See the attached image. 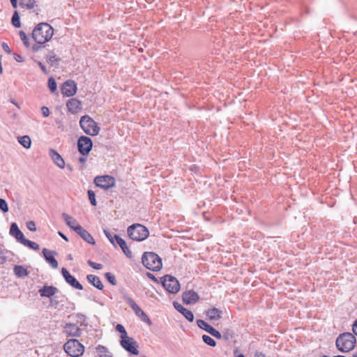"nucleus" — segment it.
<instances>
[{
    "label": "nucleus",
    "mask_w": 357,
    "mask_h": 357,
    "mask_svg": "<svg viewBox=\"0 0 357 357\" xmlns=\"http://www.w3.org/2000/svg\"><path fill=\"white\" fill-rule=\"evenodd\" d=\"M54 34L53 28L47 23H40L33 31L32 37L38 44L49 41Z\"/></svg>",
    "instance_id": "nucleus-1"
},
{
    "label": "nucleus",
    "mask_w": 357,
    "mask_h": 357,
    "mask_svg": "<svg viewBox=\"0 0 357 357\" xmlns=\"http://www.w3.org/2000/svg\"><path fill=\"white\" fill-rule=\"evenodd\" d=\"M356 343V337L351 333H344L340 334L335 341L337 349L343 353L351 351L354 348Z\"/></svg>",
    "instance_id": "nucleus-2"
},
{
    "label": "nucleus",
    "mask_w": 357,
    "mask_h": 357,
    "mask_svg": "<svg viewBox=\"0 0 357 357\" xmlns=\"http://www.w3.org/2000/svg\"><path fill=\"white\" fill-rule=\"evenodd\" d=\"M143 265L153 271H160L162 268V259L155 253L152 252H144L142 257Z\"/></svg>",
    "instance_id": "nucleus-3"
},
{
    "label": "nucleus",
    "mask_w": 357,
    "mask_h": 357,
    "mask_svg": "<svg viewBox=\"0 0 357 357\" xmlns=\"http://www.w3.org/2000/svg\"><path fill=\"white\" fill-rule=\"evenodd\" d=\"M128 234L132 240L142 241L149 236V231L144 225L140 224H134L128 227Z\"/></svg>",
    "instance_id": "nucleus-4"
},
{
    "label": "nucleus",
    "mask_w": 357,
    "mask_h": 357,
    "mask_svg": "<svg viewBox=\"0 0 357 357\" xmlns=\"http://www.w3.org/2000/svg\"><path fill=\"white\" fill-rule=\"evenodd\" d=\"M66 353L72 357H79L84 351V347L76 339L68 340L63 345Z\"/></svg>",
    "instance_id": "nucleus-5"
},
{
    "label": "nucleus",
    "mask_w": 357,
    "mask_h": 357,
    "mask_svg": "<svg viewBox=\"0 0 357 357\" xmlns=\"http://www.w3.org/2000/svg\"><path fill=\"white\" fill-rule=\"evenodd\" d=\"M79 125L84 132L89 135L96 136L99 133L100 128L96 121L87 115L81 117Z\"/></svg>",
    "instance_id": "nucleus-6"
},
{
    "label": "nucleus",
    "mask_w": 357,
    "mask_h": 357,
    "mask_svg": "<svg viewBox=\"0 0 357 357\" xmlns=\"http://www.w3.org/2000/svg\"><path fill=\"white\" fill-rule=\"evenodd\" d=\"M162 287L169 293L176 294L180 289V284L175 277L166 275L161 278Z\"/></svg>",
    "instance_id": "nucleus-7"
},
{
    "label": "nucleus",
    "mask_w": 357,
    "mask_h": 357,
    "mask_svg": "<svg viewBox=\"0 0 357 357\" xmlns=\"http://www.w3.org/2000/svg\"><path fill=\"white\" fill-rule=\"evenodd\" d=\"M115 178L109 175L98 176L94 178V183L97 187L108 190L115 185Z\"/></svg>",
    "instance_id": "nucleus-8"
},
{
    "label": "nucleus",
    "mask_w": 357,
    "mask_h": 357,
    "mask_svg": "<svg viewBox=\"0 0 357 357\" xmlns=\"http://www.w3.org/2000/svg\"><path fill=\"white\" fill-rule=\"evenodd\" d=\"M93 143L89 137L81 136L77 141V148L79 152L85 155H87L92 149Z\"/></svg>",
    "instance_id": "nucleus-9"
},
{
    "label": "nucleus",
    "mask_w": 357,
    "mask_h": 357,
    "mask_svg": "<svg viewBox=\"0 0 357 357\" xmlns=\"http://www.w3.org/2000/svg\"><path fill=\"white\" fill-rule=\"evenodd\" d=\"M120 344L126 351L129 352L130 354L133 355L139 354V351L137 350V343L132 337L130 339H127L126 340H121Z\"/></svg>",
    "instance_id": "nucleus-10"
},
{
    "label": "nucleus",
    "mask_w": 357,
    "mask_h": 357,
    "mask_svg": "<svg viewBox=\"0 0 357 357\" xmlns=\"http://www.w3.org/2000/svg\"><path fill=\"white\" fill-rule=\"evenodd\" d=\"M61 273L66 282L72 287L79 290H82L83 289L82 285L68 272L66 268H63L61 269Z\"/></svg>",
    "instance_id": "nucleus-11"
},
{
    "label": "nucleus",
    "mask_w": 357,
    "mask_h": 357,
    "mask_svg": "<svg viewBox=\"0 0 357 357\" xmlns=\"http://www.w3.org/2000/svg\"><path fill=\"white\" fill-rule=\"evenodd\" d=\"M197 325L199 328L204 330L210 335H211L213 337L217 339H221V333L215 329L213 327H212L211 325L208 324L205 321L198 319L197 320Z\"/></svg>",
    "instance_id": "nucleus-12"
},
{
    "label": "nucleus",
    "mask_w": 357,
    "mask_h": 357,
    "mask_svg": "<svg viewBox=\"0 0 357 357\" xmlns=\"http://www.w3.org/2000/svg\"><path fill=\"white\" fill-rule=\"evenodd\" d=\"M77 86L74 81L68 80L65 82L61 87V93L64 96L70 97L75 94Z\"/></svg>",
    "instance_id": "nucleus-13"
},
{
    "label": "nucleus",
    "mask_w": 357,
    "mask_h": 357,
    "mask_svg": "<svg viewBox=\"0 0 357 357\" xmlns=\"http://www.w3.org/2000/svg\"><path fill=\"white\" fill-rule=\"evenodd\" d=\"M43 256L46 260V261L50 265V266L53 268H57L59 264L56 259L54 257V255H56V252L52 250H49L46 248L43 250Z\"/></svg>",
    "instance_id": "nucleus-14"
},
{
    "label": "nucleus",
    "mask_w": 357,
    "mask_h": 357,
    "mask_svg": "<svg viewBox=\"0 0 357 357\" xmlns=\"http://www.w3.org/2000/svg\"><path fill=\"white\" fill-rule=\"evenodd\" d=\"M183 301L185 303L193 304L195 303L199 298V295L193 290L185 291L183 293Z\"/></svg>",
    "instance_id": "nucleus-15"
},
{
    "label": "nucleus",
    "mask_w": 357,
    "mask_h": 357,
    "mask_svg": "<svg viewBox=\"0 0 357 357\" xmlns=\"http://www.w3.org/2000/svg\"><path fill=\"white\" fill-rule=\"evenodd\" d=\"M63 331L68 336L79 337L81 335L80 328L75 324H66Z\"/></svg>",
    "instance_id": "nucleus-16"
},
{
    "label": "nucleus",
    "mask_w": 357,
    "mask_h": 357,
    "mask_svg": "<svg viewBox=\"0 0 357 357\" xmlns=\"http://www.w3.org/2000/svg\"><path fill=\"white\" fill-rule=\"evenodd\" d=\"M49 155L54 162V163L59 168L63 169L65 167V162L61 155L54 149H50Z\"/></svg>",
    "instance_id": "nucleus-17"
},
{
    "label": "nucleus",
    "mask_w": 357,
    "mask_h": 357,
    "mask_svg": "<svg viewBox=\"0 0 357 357\" xmlns=\"http://www.w3.org/2000/svg\"><path fill=\"white\" fill-rule=\"evenodd\" d=\"M114 238H115L116 246L118 245L121 248L123 253L129 258L132 257V252L130 250L126 241L121 238L119 235L114 234Z\"/></svg>",
    "instance_id": "nucleus-18"
},
{
    "label": "nucleus",
    "mask_w": 357,
    "mask_h": 357,
    "mask_svg": "<svg viewBox=\"0 0 357 357\" xmlns=\"http://www.w3.org/2000/svg\"><path fill=\"white\" fill-rule=\"evenodd\" d=\"M174 307L177 311L181 313L187 320H188L190 322L193 321L194 315L190 310H187L183 305H181L177 302L174 303Z\"/></svg>",
    "instance_id": "nucleus-19"
},
{
    "label": "nucleus",
    "mask_w": 357,
    "mask_h": 357,
    "mask_svg": "<svg viewBox=\"0 0 357 357\" xmlns=\"http://www.w3.org/2000/svg\"><path fill=\"white\" fill-rule=\"evenodd\" d=\"M76 233L88 243L91 245L95 244L96 242L93 237L82 227H77Z\"/></svg>",
    "instance_id": "nucleus-20"
},
{
    "label": "nucleus",
    "mask_w": 357,
    "mask_h": 357,
    "mask_svg": "<svg viewBox=\"0 0 357 357\" xmlns=\"http://www.w3.org/2000/svg\"><path fill=\"white\" fill-rule=\"evenodd\" d=\"M38 292L42 297L51 298L58 292V289L53 286L45 285L39 289Z\"/></svg>",
    "instance_id": "nucleus-21"
},
{
    "label": "nucleus",
    "mask_w": 357,
    "mask_h": 357,
    "mask_svg": "<svg viewBox=\"0 0 357 357\" xmlns=\"http://www.w3.org/2000/svg\"><path fill=\"white\" fill-rule=\"evenodd\" d=\"M10 234L20 243H22L24 241V239H25L23 233L20 230L15 222L11 224Z\"/></svg>",
    "instance_id": "nucleus-22"
},
{
    "label": "nucleus",
    "mask_w": 357,
    "mask_h": 357,
    "mask_svg": "<svg viewBox=\"0 0 357 357\" xmlns=\"http://www.w3.org/2000/svg\"><path fill=\"white\" fill-rule=\"evenodd\" d=\"M62 218H63L66 224L70 227L73 231L76 232L77 227H81L82 226L79 225L77 220L70 216L68 214L63 213H62Z\"/></svg>",
    "instance_id": "nucleus-23"
},
{
    "label": "nucleus",
    "mask_w": 357,
    "mask_h": 357,
    "mask_svg": "<svg viewBox=\"0 0 357 357\" xmlns=\"http://www.w3.org/2000/svg\"><path fill=\"white\" fill-rule=\"evenodd\" d=\"M132 310L134 311L135 314L142 319V321L149 324V325L151 324V321L149 317L145 314V312L140 308V307L137 304L135 306H134V307Z\"/></svg>",
    "instance_id": "nucleus-24"
},
{
    "label": "nucleus",
    "mask_w": 357,
    "mask_h": 357,
    "mask_svg": "<svg viewBox=\"0 0 357 357\" xmlns=\"http://www.w3.org/2000/svg\"><path fill=\"white\" fill-rule=\"evenodd\" d=\"M81 102L76 98L69 100L66 104L68 109L72 113H75L80 108Z\"/></svg>",
    "instance_id": "nucleus-25"
},
{
    "label": "nucleus",
    "mask_w": 357,
    "mask_h": 357,
    "mask_svg": "<svg viewBox=\"0 0 357 357\" xmlns=\"http://www.w3.org/2000/svg\"><path fill=\"white\" fill-rule=\"evenodd\" d=\"M87 280L93 286L96 287L98 289L102 290L104 287L100 279L94 275H88L86 276Z\"/></svg>",
    "instance_id": "nucleus-26"
},
{
    "label": "nucleus",
    "mask_w": 357,
    "mask_h": 357,
    "mask_svg": "<svg viewBox=\"0 0 357 357\" xmlns=\"http://www.w3.org/2000/svg\"><path fill=\"white\" fill-rule=\"evenodd\" d=\"M206 316L211 320H218L221 318L222 311L215 307H213L206 311Z\"/></svg>",
    "instance_id": "nucleus-27"
},
{
    "label": "nucleus",
    "mask_w": 357,
    "mask_h": 357,
    "mask_svg": "<svg viewBox=\"0 0 357 357\" xmlns=\"http://www.w3.org/2000/svg\"><path fill=\"white\" fill-rule=\"evenodd\" d=\"M14 273L17 276L20 278L26 277L29 274L27 269L24 266L19 265L15 266Z\"/></svg>",
    "instance_id": "nucleus-28"
},
{
    "label": "nucleus",
    "mask_w": 357,
    "mask_h": 357,
    "mask_svg": "<svg viewBox=\"0 0 357 357\" xmlns=\"http://www.w3.org/2000/svg\"><path fill=\"white\" fill-rule=\"evenodd\" d=\"M96 351L100 357H112V354L105 346L98 345L96 347Z\"/></svg>",
    "instance_id": "nucleus-29"
},
{
    "label": "nucleus",
    "mask_w": 357,
    "mask_h": 357,
    "mask_svg": "<svg viewBox=\"0 0 357 357\" xmlns=\"http://www.w3.org/2000/svg\"><path fill=\"white\" fill-rule=\"evenodd\" d=\"M19 143L26 149L31 147V141L28 135H24L19 138Z\"/></svg>",
    "instance_id": "nucleus-30"
},
{
    "label": "nucleus",
    "mask_w": 357,
    "mask_h": 357,
    "mask_svg": "<svg viewBox=\"0 0 357 357\" xmlns=\"http://www.w3.org/2000/svg\"><path fill=\"white\" fill-rule=\"evenodd\" d=\"M35 0H20V5L23 8L31 9L34 7Z\"/></svg>",
    "instance_id": "nucleus-31"
},
{
    "label": "nucleus",
    "mask_w": 357,
    "mask_h": 357,
    "mask_svg": "<svg viewBox=\"0 0 357 357\" xmlns=\"http://www.w3.org/2000/svg\"><path fill=\"white\" fill-rule=\"evenodd\" d=\"M22 244L34 250H38L40 248L39 245L36 243L31 241L26 238L24 239V241L22 243Z\"/></svg>",
    "instance_id": "nucleus-32"
},
{
    "label": "nucleus",
    "mask_w": 357,
    "mask_h": 357,
    "mask_svg": "<svg viewBox=\"0 0 357 357\" xmlns=\"http://www.w3.org/2000/svg\"><path fill=\"white\" fill-rule=\"evenodd\" d=\"M46 59L47 63H50L51 66H54V64L57 63V62L59 61V59L53 52L49 54L47 56Z\"/></svg>",
    "instance_id": "nucleus-33"
},
{
    "label": "nucleus",
    "mask_w": 357,
    "mask_h": 357,
    "mask_svg": "<svg viewBox=\"0 0 357 357\" xmlns=\"http://www.w3.org/2000/svg\"><path fill=\"white\" fill-rule=\"evenodd\" d=\"M12 24L15 27L19 28L21 26L20 17L17 10H15L12 17Z\"/></svg>",
    "instance_id": "nucleus-34"
},
{
    "label": "nucleus",
    "mask_w": 357,
    "mask_h": 357,
    "mask_svg": "<svg viewBox=\"0 0 357 357\" xmlns=\"http://www.w3.org/2000/svg\"><path fill=\"white\" fill-rule=\"evenodd\" d=\"M20 39L22 40V41L23 42L24 46L26 48L30 47L29 38L27 37L25 32H24L23 31H20Z\"/></svg>",
    "instance_id": "nucleus-35"
},
{
    "label": "nucleus",
    "mask_w": 357,
    "mask_h": 357,
    "mask_svg": "<svg viewBox=\"0 0 357 357\" xmlns=\"http://www.w3.org/2000/svg\"><path fill=\"white\" fill-rule=\"evenodd\" d=\"M202 340L204 343H206V344H208L211 347H215V345H216V342L213 338H211L210 336H208L207 335H203Z\"/></svg>",
    "instance_id": "nucleus-36"
},
{
    "label": "nucleus",
    "mask_w": 357,
    "mask_h": 357,
    "mask_svg": "<svg viewBox=\"0 0 357 357\" xmlns=\"http://www.w3.org/2000/svg\"><path fill=\"white\" fill-rule=\"evenodd\" d=\"M48 87L50 90V91L52 93H54L56 91V88H57V85H56V81L54 80V79L53 77H50L48 79Z\"/></svg>",
    "instance_id": "nucleus-37"
},
{
    "label": "nucleus",
    "mask_w": 357,
    "mask_h": 357,
    "mask_svg": "<svg viewBox=\"0 0 357 357\" xmlns=\"http://www.w3.org/2000/svg\"><path fill=\"white\" fill-rule=\"evenodd\" d=\"M123 299L124 300L125 302H126L129 305V306L132 309L134 307V306H135L137 305V303L135 302V301L131 297H130L129 296H128L126 294H124L123 295Z\"/></svg>",
    "instance_id": "nucleus-38"
},
{
    "label": "nucleus",
    "mask_w": 357,
    "mask_h": 357,
    "mask_svg": "<svg viewBox=\"0 0 357 357\" xmlns=\"http://www.w3.org/2000/svg\"><path fill=\"white\" fill-rule=\"evenodd\" d=\"M87 193H88L89 199L90 201L91 204L94 206H96L97 202L96 200L95 192L93 190H88Z\"/></svg>",
    "instance_id": "nucleus-39"
},
{
    "label": "nucleus",
    "mask_w": 357,
    "mask_h": 357,
    "mask_svg": "<svg viewBox=\"0 0 357 357\" xmlns=\"http://www.w3.org/2000/svg\"><path fill=\"white\" fill-rule=\"evenodd\" d=\"M105 277L111 284L115 285L116 284V278L111 273H106Z\"/></svg>",
    "instance_id": "nucleus-40"
},
{
    "label": "nucleus",
    "mask_w": 357,
    "mask_h": 357,
    "mask_svg": "<svg viewBox=\"0 0 357 357\" xmlns=\"http://www.w3.org/2000/svg\"><path fill=\"white\" fill-rule=\"evenodd\" d=\"M104 234L109 241V242L114 246H116L115 238H114V235H112L109 231L104 229Z\"/></svg>",
    "instance_id": "nucleus-41"
},
{
    "label": "nucleus",
    "mask_w": 357,
    "mask_h": 357,
    "mask_svg": "<svg viewBox=\"0 0 357 357\" xmlns=\"http://www.w3.org/2000/svg\"><path fill=\"white\" fill-rule=\"evenodd\" d=\"M0 209L4 212L6 213L8 211V206L5 199H0Z\"/></svg>",
    "instance_id": "nucleus-42"
},
{
    "label": "nucleus",
    "mask_w": 357,
    "mask_h": 357,
    "mask_svg": "<svg viewBox=\"0 0 357 357\" xmlns=\"http://www.w3.org/2000/svg\"><path fill=\"white\" fill-rule=\"evenodd\" d=\"M88 264L93 268L96 270H100L102 268V265L101 264L95 263L91 261H88Z\"/></svg>",
    "instance_id": "nucleus-43"
},
{
    "label": "nucleus",
    "mask_w": 357,
    "mask_h": 357,
    "mask_svg": "<svg viewBox=\"0 0 357 357\" xmlns=\"http://www.w3.org/2000/svg\"><path fill=\"white\" fill-rule=\"evenodd\" d=\"M41 112H42L43 116H45V117H47L50 115V110H49L48 107H47L45 106H43L41 107Z\"/></svg>",
    "instance_id": "nucleus-44"
},
{
    "label": "nucleus",
    "mask_w": 357,
    "mask_h": 357,
    "mask_svg": "<svg viewBox=\"0 0 357 357\" xmlns=\"http://www.w3.org/2000/svg\"><path fill=\"white\" fill-rule=\"evenodd\" d=\"M29 49H31L33 52H38L40 48H41V46L40 45V44H33L32 46L30 45V47H29Z\"/></svg>",
    "instance_id": "nucleus-45"
},
{
    "label": "nucleus",
    "mask_w": 357,
    "mask_h": 357,
    "mask_svg": "<svg viewBox=\"0 0 357 357\" xmlns=\"http://www.w3.org/2000/svg\"><path fill=\"white\" fill-rule=\"evenodd\" d=\"M27 227L31 231H36V225L33 222L31 221L27 223Z\"/></svg>",
    "instance_id": "nucleus-46"
},
{
    "label": "nucleus",
    "mask_w": 357,
    "mask_h": 357,
    "mask_svg": "<svg viewBox=\"0 0 357 357\" xmlns=\"http://www.w3.org/2000/svg\"><path fill=\"white\" fill-rule=\"evenodd\" d=\"M37 64L39 66V67L40 68L41 70L45 73V74H47V68L46 67L40 62V61H36Z\"/></svg>",
    "instance_id": "nucleus-47"
},
{
    "label": "nucleus",
    "mask_w": 357,
    "mask_h": 357,
    "mask_svg": "<svg viewBox=\"0 0 357 357\" xmlns=\"http://www.w3.org/2000/svg\"><path fill=\"white\" fill-rule=\"evenodd\" d=\"M116 330L119 333H123V331H126V329H125V328L123 327V325H121V324H118L116 326Z\"/></svg>",
    "instance_id": "nucleus-48"
},
{
    "label": "nucleus",
    "mask_w": 357,
    "mask_h": 357,
    "mask_svg": "<svg viewBox=\"0 0 357 357\" xmlns=\"http://www.w3.org/2000/svg\"><path fill=\"white\" fill-rule=\"evenodd\" d=\"M1 45H2V48H3V50L6 52H7V53H8V54H10V53L11 52L10 48L9 47V46L8 45V44H6V43H3Z\"/></svg>",
    "instance_id": "nucleus-49"
},
{
    "label": "nucleus",
    "mask_w": 357,
    "mask_h": 357,
    "mask_svg": "<svg viewBox=\"0 0 357 357\" xmlns=\"http://www.w3.org/2000/svg\"><path fill=\"white\" fill-rule=\"evenodd\" d=\"M130 337L128 336L126 331H123V333H121V340H124L127 339H130Z\"/></svg>",
    "instance_id": "nucleus-50"
},
{
    "label": "nucleus",
    "mask_w": 357,
    "mask_h": 357,
    "mask_svg": "<svg viewBox=\"0 0 357 357\" xmlns=\"http://www.w3.org/2000/svg\"><path fill=\"white\" fill-rule=\"evenodd\" d=\"M352 331L356 335H357V319L354 321L352 327Z\"/></svg>",
    "instance_id": "nucleus-51"
},
{
    "label": "nucleus",
    "mask_w": 357,
    "mask_h": 357,
    "mask_svg": "<svg viewBox=\"0 0 357 357\" xmlns=\"http://www.w3.org/2000/svg\"><path fill=\"white\" fill-rule=\"evenodd\" d=\"M11 5L13 8H17V0H10Z\"/></svg>",
    "instance_id": "nucleus-52"
},
{
    "label": "nucleus",
    "mask_w": 357,
    "mask_h": 357,
    "mask_svg": "<svg viewBox=\"0 0 357 357\" xmlns=\"http://www.w3.org/2000/svg\"><path fill=\"white\" fill-rule=\"evenodd\" d=\"M58 234H59V235L62 238H63L66 241H68V238L66 237V235H64L62 232L59 231V232H58Z\"/></svg>",
    "instance_id": "nucleus-53"
},
{
    "label": "nucleus",
    "mask_w": 357,
    "mask_h": 357,
    "mask_svg": "<svg viewBox=\"0 0 357 357\" xmlns=\"http://www.w3.org/2000/svg\"><path fill=\"white\" fill-rule=\"evenodd\" d=\"M147 276H148L149 278H151V280H154V281H155V280H156V279H155V276H154L153 274L150 273H147Z\"/></svg>",
    "instance_id": "nucleus-54"
},
{
    "label": "nucleus",
    "mask_w": 357,
    "mask_h": 357,
    "mask_svg": "<svg viewBox=\"0 0 357 357\" xmlns=\"http://www.w3.org/2000/svg\"><path fill=\"white\" fill-rule=\"evenodd\" d=\"M255 357H265V355L261 352H256Z\"/></svg>",
    "instance_id": "nucleus-55"
},
{
    "label": "nucleus",
    "mask_w": 357,
    "mask_h": 357,
    "mask_svg": "<svg viewBox=\"0 0 357 357\" xmlns=\"http://www.w3.org/2000/svg\"><path fill=\"white\" fill-rule=\"evenodd\" d=\"M15 59L18 62H22L23 61L22 56L20 55H18L17 57H15Z\"/></svg>",
    "instance_id": "nucleus-56"
},
{
    "label": "nucleus",
    "mask_w": 357,
    "mask_h": 357,
    "mask_svg": "<svg viewBox=\"0 0 357 357\" xmlns=\"http://www.w3.org/2000/svg\"><path fill=\"white\" fill-rule=\"evenodd\" d=\"M86 158L81 157V158H79V161L80 162L84 163V162H86Z\"/></svg>",
    "instance_id": "nucleus-57"
},
{
    "label": "nucleus",
    "mask_w": 357,
    "mask_h": 357,
    "mask_svg": "<svg viewBox=\"0 0 357 357\" xmlns=\"http://www.w3.org/2000/svg\"><path fill=\"white\" fill-rule=\"evenodd\" d=\"M11 102H12L13 105H15V106L18 107L17 103L15 100H11Z\"/></svg>",
    "instance_id": "nucleus-58"
},
{
    "label": "nucleus",
    "mask_w": 357,
    "mask_h": 357,
    "mask_svg": "<svg viewBox=\"0 0 357 357\" xmlns=\"http://www.w3.org/2000/svg\"><path fill=\"white\" fill-rule=\"evenodd\" d=\"M67 167L68 168V169L70 171H72L73 168H72V167L70 165H68Z\"/></svg>",
    "instance_id": "nucleus-59"
},
{
    "label": "nucleus",
    "mask_w": 357,
    "mask_h": 357,
    "mask_svg": "<svg viewBox=\"0 0 357 357\" xmlns=\"http://www.w3.org/2000/svg\"><path fill=\"white\" fill-rule=\"evenodd\" d=\"M353 357H357V352L354 353Z\"/></svg>",
    "instance_id": "nucleus-60"
},
{
    "label": "nucleus",
    "mask_w": 357,
    "mask_h": 357,
    "mask_svg": "<svg viewBox=\"0 0 357 357\" xmlns=\"http://www.w3.org/2000/svg\"><path fill=\"white\" fill-rule=\"evenodd\" d=\"M333 357H346V356H344L337 355V356H333Z\"/></svg>",
    "instance_id": "nucleus-61"
},
{
    "label": "nucleus",
    "mask_w": 357,
    "mask_h": 357,
    "mask_svg": "<svg viewBox=\"0 0 357 357\" xmlns=\"http://www.w3.org/2000/svg\"><path fill=\"white\" fill-rule=\"evenodd\" d=\"M238 357H245L243 354H240L238 356Z\"/></svg>",
    "instance_id": "nucleus-62"
}]
</instances>
